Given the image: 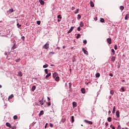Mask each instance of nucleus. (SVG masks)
<instances>
[{
	"label": "nucleus",
	"mask_w": 129,
	"mask_h": 129,
	"mask_svg": "<svg viewBox=\"0 0 129 129\" xmlns=\"http://www.w3.org/2000/svg\"><path fill=\"white\" fill-rule=\"evenodd\" d=\"M49 43H46L43 47L44 49H46V50H48L49 49Z\"/></svg>",
	"instance_id": "f257e3e1"
},
{
	"label": "nucleus",
	"mask_w": 129,
	"mask_h": 129,
	"mask_svg": "<svg viewBox=\"0 0 129 129\" xmlns=\"http://www.w3.org/2000/svg\"><path fill=\"white\" fill-rule=\"evenodd\" d=\"M84 121L85 122H86V123H88V124H92V123H93L92 121H88L87 120H84Z\"/></svg>",
	"instance_id": "f03ea898"
},
{
	"label": "nucleus",
	"mask_w": 129,
	"mask_h": 129,
	"mask_svg": "<svg viewBox=\"0 0 129 129\" xmlns=\"http://www.w3.org/2000/svg\"><path fill=\"white\" fill-rule=\"evenodd\" d=\"M73 29H74V27H72L71 28V29L68 32V34H70V33H71V32H72L73 31Z\"/></svg>",
	"instance_id": "7ed1b4c3"
},
{
	"label": "nucleus",
	"mask_w": 129,
	"mask_h": 129,
	"mask_svg": "<svg viewBox=\"0 0 129 129\" xmlns=\"http://www.w3.org/2000/svg\"><path fill=\"white\" fill-rule=\"evenodd\" d=\"M107 43H108L109 45L111 44V38H108L107 39Z\"/></svg>",
	"instance_id": "20e7f679"
},
{
	"label": "nucleus",
	"mask_w": 129,
	"mask_h": 129,
	"mask_svg": "<svg viewBox=\"0 0 129 129\" xmlns=\"http://www.w3.org/2000/svg\"><path fill=\"white\" fill-rule=\"evenodd\" d=\"M55 81H56V82H59V81L60 80V77H59V76H57L55 78Z\"/></svg>",
	"instance_id": "39448f33"
},
{
	"label": "nucleus",
	"mask_w": 129,
	"mask_h": 129,
	"mask_svg": "<svg viewBox=\"0 0 129 129\" xmlns=\"http://www.w3.org/2000/svg\"><path fill=\"white\" fill-rule=\"evenodd\" d=\"M39 3L41 5H42V6H44V5H45V2H44V1L43 0H39Z\"/></svg>",
	"instance_id": "423d86ee"
},
{
	"label": "nucleus",
	"mask_w": 129,
	"mask_h": 129,
	"mask_svg": "<svg viewBox=\"0 0 129 129\" xmlns=\"http://www.w3.org/2000/svg\"><path fill=\"white\" fill-rule=\"evenodd\" d=\"M84 54H86V55H88V51H87V50L84 49V48L82 49Z\"/></svg>",
	"instance_id": "0eeeda50"
},
{
	"label": "nucleus",
	"mask_w": 129,
	"mask_h": 129,
	"mask_svg": "<svg viewBox=\"0 0 129 129\" xmlns=\"http://www.w3.org/2000/svg\"><path fill=\"white\" fill-rule=\"evenodd\" d=\"M6 125L8 126V127L12 128V125L9 122H6Z\"/></svg>",
	"instance_id": "6e6552de"
},
{
	"label": "nucleus",
	"mask_w": 129,
	"mask_h": 129,
	"mask_svg": "<svg viewBox=\"0 0 129 129\" xmlns=\"http://www.w3.org/2000/svg\"><path fill=\"white\" fill-rule=\"evenodd\" d=\"M58 76V74H57V73H54L53 74V77L54 79L56 78V76Z\"/></svg>",
	"instance_id": "1a4fd4ad"
},
{
	"label": "nucleus",
	"mask_w": 129,
	"mask_h": 129,
	"mask_svg": "<svg viewBox=\"0 0 129 129\" xmlns=\"http://www.w3.org/2000/svg\"><path fill=\"white\" fill-rule=\"evenodd\" d=\"M73 107H76V106H77V103H76V102H73Z\"/></svg>",
	"instance_id": "9d476101"
},
{
	"label": "nucleus",
	"mask_w": 129,
	"mask_h": 129,
	"mask_svg": "<svg viewBox=\"0 0 129 129\" xmlns=\"http://www.w3.org/2000/svg\"><path fill=\"white\" fill-rule=\"evenodd\" d=\"M86 92V91L85 90V89L82 88V89H81V92H82V93L84 94V93H85Z\"/></svg>",
	"instance_id": "9b49d317"
},
{
	"label": "nucleus",
	"mask_w": 129,
	"mask_h": 129,
	"mask_svg": "<svg viewBox=\"0 0 129 129\" xmlns=\"http://www.w3.org/2000/svg\"><path fill=\"white\" fill-rule=\"evenodd\" d=\"M90 5H91V7H92V8H94V4L93 3V2L91 1Z\"/></svg>",
	"instance_id": "f8f14e48"
},
{
	"label": "nucleus",
	"mask_w": 129,
	"mask_h": 129,
	"mask_svg": "<svg viewBox=\"0 0 129 129\" xmlns=\"http://www.w3.org/2000/svg\"><path fill=\"white\" fill-rule=\"evenodd\" d=\"M36 89V86H33L31 89L32 91H35Z\"/></svg>",
	"instance_id": "ddd939ff"
},
{
	"label": "nucleus",
	"mask_w": 129,
	"mask_h": 129,
	"mask_svg": "<svg viewBox=\"0 0 129 129\" xmlns=\"http://www.w3.org/2000/svg\"><path fill=\"white\" fill-rule=\"evenodd\" d=\"M111 119H112V118H111V117H109L107 118V120L108 121H109V122H110L111 121Z\"/></svg>",
	"instance_id": "4468645a"
},
{
	"label": "nucleus",
	"mask_w": 129,
	"mask_h": 129,
	"mask_svg": "<svg viewBox=\"0 0 129 129\" xmlns=\"http://www.w3.org/2000/svg\"><path fill=\"white\" fill-rule=\"evenodd\" d=\"M18 76H20V77H22L23 76V74H22V72H19L18 73V74L17 75Z\"/></svg>",
	"instance_id": "2eb2a0df"
},
{
	"label": "nucleus",
	"mask_w": 129,
	"mask_h": 129,
	"mask_svg": "<svg viewBox=\"0 0 129 129\" xmlns=\"http://www.w3.org/2000/svg\"><path fill=\"white\" fill-rule=\"evenodd\" d=\"M13 97H14V95L13 94H11L8 98V99H12V98H13Z\"/></svg>",
	"instance_id": "dca6fc26"
},
{
	"label": "nucleus",
	"mask_w": 129,
	"mask_h": 129,
	"mask_svg": "<svg viewBox=\"0 0 129 129\" xmlns=\"http://www.w3.org/2000/svg\"><path fill=\"white\" fill-rule=\"evenodd\" d=\"M111 60L112 61V62H114V61H115V57L112 56L111 58Z\"/></svg>",
	"instance_id": "f3484780"
},
{
	"label": "nucleus",
	"mask_w": 129,
	"mask_h": 129,
	"mask_svg": "<svg viewBox=\"0 0 129 129\" xmlns=\"http://www.w3.org/2000/svg\"><path fill=\"white\" fill-rule=\"evenodd\" d=\"M120 10H121V11H123V10H124V7L122 6H120Z\"/></svg>",
	"instance_id": "a211bd4d"
},
{
	"label": "nucleus",
	"mask_w": 129,
	"mask_h": 129,
	"mask_svg": "<svg viewBox=\"0 0 129 129\" xmlns=\"http://www.w3.org/2000/svg\"><path fill=\"white\" fill-rule=\"evenodd\" d=\"M72 60H73V63H74V62H75L76 61V59H75V56L73 57Z\"/></svg>",
	"instance_id": "6ab92c4d"
},
{
	"label": "nucleus",
	"mask_w": 129,
	"mask_h": 129,
	"mask_svg": "<svg viewBox=\"0 0 129 129\" xmlns=\"http://www.w3.org/2000/svg\"><path fill=\"white\" fill-rule=\"evenodd\" d=\"M100 77V74H99V73H97L96 74V78H98V77Z\"/></svg>",
	"instance_id": "aec40b11"
},
{
	"label": "nucleus",
	"mask_w": 129,
	"mask_h": 129,
	"mask_svg": "<svg viewBox=\"0 0 129 129\" xmlns=\"http://www.w3.org/2000/svg\"><path fill=\"white\" fill-rule=\"evenodd\" d=\"M115 106H114L112 110V113H114V112H115Z\"/></svg>",
	"instance_id": "412c9836"
},
{
	"label": "nucleus",
	"mask_w": 129,
	"mask_h": 129,
	"mask_svg": "<svg viewBox=\"0 0 129 129\" xmlns=\"http://www.w3.org/2000/svg\"><path fill=\"white\" fill-rule=\"evenodd\" d=\"M129 16V14H127L125 16V20H127L128 19V17Z\"/></svg>",
	"instance_id": "4be33fe9"
},
{
	"label": "nucleus",
	"mask_w": 129,
	"mask_h": 129,
	"mask_svg": "<svg viewBox=\"0 0 129 129\" xmlns=\"http://www.w3.org/2000/svg\"><path fill=\"white\" fill-rule=\"evenodd\" d=\"M100 22H101V23H105L104 19L103 18H101Z\"/></svg>",
	"instance_id": "5701e85b"
},
{
	"label": "nucleus",
	"mask_w": 129,
	"mask_h": 129,
	"mask_svg": "<svg viewBox=\"0 0 129 129\" xmlns=\"http://www.w3.org/2000/svg\"><path fill=\"white\" fill-rule=\"evenodd\" d=\"M65 121H66V118H62V119H61V122H62L64 123V122H65Z\"/></svg>",
	"instance_id": "b1692460"
},
{
	"label": "nucleus",
	"mask_w": 129,
	"mask_h": 129,
	"mask_svg": "<svg viewBox=\"0 0 129 129\" xmlns=\"http://www.w3.org/2000/svg\"><path fill=\"white\" fill-rule=\"evenodd\" d=\"M114 94V90H111L110 91V94H112V95H113V94Z\"/></svg>",
	"instance_id": "393cba45"
},
{
	"label": "nucleus",
	"mask_w": 129,
	"mask_h": 129,
	"mask_svg": "<svg viewBox=\"0 0 129 129\" xmlns=\"http://www.w3.org/2000/svg\"><path fill=\"white\" fill-rule=\"evenodd\" d=\"M39 102H40V104L41 105H43V104H44V102L42 100H40L39 101Z\"/></svg>",
	"instance_id": "a878e982"
},
{
	"label": "nucleus",
	"mask_w": 129,
	"mask_h": 129,
	"mask_svg": "<svg viewBox=\"0 0 129 129\" xmlns=\"http://www.w3.org/2000/svg\"><path fill=\"white\" fill-rule=\"evenodd\" d=\"M121 90H122V92H124L125 90H124V88L123 87L121 88Z\"/></svg>",
	"instance_id": "bb28decb"
},
{
	"label": "nucleus",
	"mask_w": 129,
	"mask_h": 129,
	"mask_svg": "<svg viewBox=\"0 0 129 129\" xmlns=\"http://www.w3.org/2000/svg\"><path fill=\"white\" fill-rule=\"evenodd\" d=\"M48 66H49V65L46 64H45V65H43V67L44 68H47L48 67Z\"/></svg>",
	"instance_id": "cd10ccee"
},
{
	"label": "nucleus",
	"mask_w": 129,
	"mask_h": 129,
	"mask_svg": "<svg viewBox=\"0 0 129 129\" xmlns=\"http://www.w3.org/2000/svg\"><path fill=\"white\" fill-rule=\"evenodd\" d=\"M80 34H78L76 37L77 39H79L80 38Z\"/></svg>",
	"instance_id": "c85d7f7f"
},
{
	"label": "nucleus",
	"mask_w": 129,
	"mask_h": 129,
	"mask_svg": "<svg viewBox=\"0 0 129 129\" xmlns=\"http://www.w3.org/2000/svg\"><path fill=\"white\" fill-rule=\"evenodd\" d=\"M72 122H74V116H72Z\"/></svg>",
	"instance_id": "c756f323"
},
{
	"label": "nucleus",
	"mask_w": 129,
	"mask_h": 129,
	"mask_svg": "<svg viewBox=\"0 0 129 129\" xmlns=\"http://www.w3.org/2000/svg\"><path fill=\"white\" fill-rule=\"evenodd\" d=\"M81 19V15H78V20H80Z\"/></svg>",
	"instance_id": "7c9ffc66"
},
{
	"label": "nucleus",
	"mask_w": 129,
	"mask_h": 129,
	"mask_svg": "<svg viewBox=\"0 0 129 129\" xmlns=\"http://www.w3.org/2000/svg\"><path fill=\"white\" fill-rule=\"evenodd\" d=\"M45 74H48V69L44 70Z\"/></svg>",
	"instance_id": "2f4dec72"
},
{
	"label": "nucleus",
	"mask_w": 129,
	"mask_h": 129,
	"mask_svg": "<svg viewBox=\"0 0 129 129\" xmlns=\"http://www.w3.org/2000/svg\"><path fill=\"white\" fill-rule=\"evenodd\" d=\"M17 25L18 26V28H21L22 27V25H20L19 23H17Z\"/></svg>",
	"instance_id": "473e14b6"
},
{
	"label": "nucleus",
	"mask_w": 129,
	"mask_h": 129,
	"mask_svg": "<svg viewBox=\"0 0 129 129\" xmlns=\"http://www.w3.org/2000/svg\"><path fill=\"white\" fill-rule=\"evenodd\" d=\"M57 19H62V17H61L60 15L57 16Z\"/></svg>",
	"instance_id": "72a5a7b5"
},
{
	"label": "nucleus",
	"mask_w": 129,
	"mask_h": 129,
	"mask_svg": "<svg viewBox=\"0 0 129 129\" xmlns=\"http://www.w3.org/2000/svg\"><path fill=\"white\" fill-rule=\"evenodd\" d=\"M111 52H113V55L114 54H115V51H114V49H111Z\"/></svg>",
	"instance_id": "f704fd0d"
},
{
	"label": "nucleus",
	"mask_w": 129,
	"mask_h": 129,
	"mask_svg": "<svg viewBox=\"0 0 129 129\" xmlns=\"http://www.w3.org/2000/svg\"><path fill=\"white\" fill-rule=\"evenodd\" d=\"M21 61V58H19L16 60V62L18 63V62H20Z\"/></svg>",
	"instance_id": "c9c22d12"
},
{
	"label": "nucleus",
	"mask_w": 129,
	"mask_h": 129,
	"mask_svg": "<svg viewBox=\"0 0 129 129\" xmlns=\"http://www.w3.org/2000/svg\"><path fill=\"white\" fill-rule=\"evenodd\" d=\"M13 118H14V119H17L18 118V116L15 115V116L13 117Z\"/></svg>",
	"instance_id": "e433bc0d"
},
{
	"label": "nucleus",
	"mask_w": 129,
	"mask_h": 129,
	"mask_svg": "<svg viewBox=\"0 0 129 129\" xmlns=\"http://www.w3.org/2000/svg\"><path fill=\"white\" fill-rule=\"evenodd\" d=\"M37 25H41V21H38L37 22Z\"/></svg>",
	"instance_id": "4c0bfd02"
},
{
	"label": "nucleus",
	"mask_w": 129,
	"mask_h": 129,
	"mask_svg": "<svg viewBox=\"0 0 129 129\" xmlns=\"http://www.w3.org/2000/svg\"><path fill=\"white\" fill-rule=\"evenodd\" d=\"M9 12H11V13H13V12H14V9H9Z\"/></svg>",
	"instance_id": "58836bf2"
},
{
	"label": "nucleus",
	"mask_w": 129,
	"mask_h": 129,
	"mask_svg": "<svg viewBox=\"0 0 129 129\" xmlns=\"http://www.w3.org/2000/svg\"><path fill=\"white\" fill-rule=\"evenodd\" d=\"M114 49H115V50H117V45H115L114 46Z\"/></svg>",
	"instance_id": "ea45409f"
},
{
	"label": "nucleus",
	"mask_w": 129,
	"mask_h": 129,
	"mask_svg": "<svg viewBox=\"0 0 129 129\" xmlns=\"http://www.w3.org/2000/svg\"><path fill=\"white\" fill-rule=\"evenodd\" d=\"M83 43L84 44H87V41L86 40H84Z\"/></svg>",
	"instance_id": "a19ab883"
},
{
	"label": "nucleus",
	"mask_w": 129,
	"mask_h": 129,
	"mask_svg": "<svg viewBox=\"0 0 129 129\" xmlns=\"http://www.w3.org/2000/svg\"><path fill=\"white\" fill-rule=\"evenodd\" d=\"M47 126H48V123H46L45 126H44V128H47Z\"/></svg>",
	"instance_id": "79ce46f5"
},
{
	"label": "nucleus",
	"mask_w": 129,
	"mask_h": 129,
	"mask_svg": "<svg viewBox=\"0 0 129 129\" xmlns=\"http://www.w3.org/2000/svg\"><path fill=\"white\" fill-rule=\"evenodd\" d=\"M49 125H50V127H53V124L52 123H50Z\"/></svg>",
	"instance_id": "37998d69"
},
{
	"label": "nucleus",
	"mask_w": 129,
	"mask_h": 129,
	"mask_svg": "<svg viewBox=\"0 0 129 129\" xmlns=\"http://www.w3.org/2000/svg\"><path fill=\"white\" fill-rule=\"evenodd\" d=\"M116 115L117 117H118V118L119 117V113H116Z\"/></svg>",
	"instance_id": "c03bdc74"
},
{
	"label": "nucleus",
	"mask_w": 129,
	"mask_h": 129,
	"mask_svg": "<svg viewBox=\"0 0 129 129\" xmlns=\"http://www.w3.org/2000/svg\"><path fill=\"white\" fill-rule=\"evenodd\" d=\"M79 12V9H77L76 12H75V14H77Z\"/></svg>",
	"instance_id": "a18cd8bd"
},
{
	"label": "nucleus",
	"mask_w": 129,
	"mask_h": 129,
	"mask_svg": "<svg viewBox=\"0 0 129 129\" xmlns=\"http://www.w3.org/2000/svg\"><path fill=\"white\" fill-rule=\"evenodd\" d=\"M49 76H48V75H47L46 76H45V79H47V78H49Z\"/></svg>",
	"instance_id": "49530a36"
},
{
	"label": "nucleus",
	"mask_w": 129,
	"mask_h": 129,
	"mask_svg": "<svg viewBox=\"0 0 129 129\" xmlns=\"http://www.w3.org/2000/svg\"><path fill=\"white\" fill-rule=\"evenodd\" d=\"M109 76H111V77H112L113 76V75L111 73L109 74Z\"/></svg>",
	"instance_id": "de8ad7c7"
},
{
	"label": "nucleus",
	"mask_w": 129,
	"mask_h": 129,
	"mask_svg": "<svg viewBox=\"0 0 129 129\" xmlns=\"http://www.w3.org/2000/svg\"><path fill=\"white\" fill-rule=\"evenodd\" d=\"M21 39H22V40L24 41V40H25V36H22Z\"/></svg>",
	"instance_id": "09e8293b"
},
{
	"label": "nucleus",
	"mask_w": 129,
	"mask_h": 129,
	"mask_svg": "<svg viewBox=\"0 0 129 129\" xmlns=\"http://www.w3.org/2000/svg\"><path fill=\"white\" fill-rule=\"evenodd\" d=\"M47 104L48 106H50L51 105V102H49Z\"/></svg>",
	"instance_id": "8fccbe9b"
},
{
	"label": "nucleus",
	"mask_w": 129,
	"mask_h": 129,
	"mask_svg": "<svg viewBox=\"0 0 129 129\" xmlns=\"http://www.w3.org/2000/svg\"><path fill=\"white\" fill-rule=\"evenodd\" d=\"M47 76H48V77L51 76V73H49L47 74Z\"/></svg>",
	"instance_id": "3c124183"
},
{
	"label": "nucleus",
	"mask_w": 129,
	"mask_h": 129,
	"mask_svg": "<svg viewBox=\"0 0 129 129\" xmlns=\"http://www.w3.org/2000/svg\"><path fill=\"white\" fill-rule=\"evenodd\" d=\"M11 128H12V129H16V126L12 127V126H11Z\"/></svg>",
	"instance_id": "603ef678"
},
{
	"label": "nucleus",
	"mask_w": 129,
	"mask_h": 129,
	"mask_svg": "<svg viewBox=\"0 0 129 129\" xmlns=\"http://www.w3.org/2000/svg\"><path fill=\"white\" fill-rule=\"evenodd\" d=\"M72 11H74V10H75V8L74 7H73L72 8Z\"/></svg>",
	"instance_id": "864d4df0"
},
{
	"label": "nucleus",
	"mask_w": 129,
	"mask_h": 129,
	"mask_svg": "<svg viewBox=\"0 0 129 129\" xmlns=\"http://www.w3.org/2000/svg\"><path fill=\"white\" fill-rule=\"evenodd\" d=\"M80 30H81V29L80 28V27H79L78 28V31H80Z\"/></svg>",
	"instance_id": "5fc2aeb1"
},
{
	"label": "nucleus",
	"mask_w": 129,
	"mask_h": 129,
	"mask_svg": "<svg viewBox=\"0 0 129 129\" xmlns=\"http://www.w3.org/2000/svg\"><path fill=\"white\" fill-rule=\"evenodd\" d=\"M40 113H44V111L43 110L40 111Z\"/></svg>",
	"instance_id": "6e6d98bb"
},
{
	"label": "nucleus",
	"mask_w": 129,
	"mask_h": 129,
	"mask_svg": "<svg viewBox=\"0 0 129 129\" xmlns=\"http://www.w3.org/2000/svg\"><path fill=\"white\" fill-rule=\"evenodd\" d=\"M50 54H55V52L51 51V52H50Z\"/></svg>",
	"instance_id": "4d7b16f0"
},
{
	"label": "nucleus",
	"mask_w": 129,
	"mask_h": 129,
	"mask_svg": "<svg viewBox=\"0 0 129 129\" xmlns=\"http://www.w3.org/2000/svg\"><path fill=\"white\" fill-rule=\"evenodd\" d=\"M43 113H39V116H41V115H43Z\"/></svg>",
	"instance_id": "13d9d810"
},
{
	"label": "nucleus",
	"mask_w": 129,
	"mask_h": 129,
	"mask_svg": "<svg viewBox=\"0 0 129 129\" xmlns=\"http://www.w3.org/2000/svg\"><path fill=\"white\" fill-rule=\"evenodd\" d=\"M105 125H106V126H107V125H108V123L107 122H106V123H105Z\"/></svg>",
	"instance_id": "bf43d9fd"
},
{
	"label": "nucleus",
	"mask_w": 129,
	"mask_h": 129,
	"mask_svg": "<svg viewBox=\"0 0 129 129\" xmlns=\"http://www.w3.org/2000/svg\"><path fill=\"white\" fill-rule=\"evenodd\" d=\"M72 71V69H70V73H71V72Z\"/></svg>",
	"instance_id": "052dcab7"
},
{
	"label": "nucleus",
	"mask_w": 129,
	"mask_h": 129,
	"mask_svg": "<svg viewBox=\"0 0 129 129\" xmlns=\"http://www.w3.org/2000/svg\"><path fill=\"white\" fill-rule=\"evenodd\" d=\"M112 129H115V126H112Z\"/></svg>",
	"instance_id": "680f3d73"
},
{
	"label": "nucleus",
	"mask_w": 129,
	"mask_h": 129,
	"mask_svg": "<svg viewBox=\"0 0 129 129\" xmlns=\"http://www.w3.org/2000/svg\"><path fill=\"white\" fill-rule=\"evenodd\" d=\"M5 55H8V52H6L5 53Z\"/></svg>",
	"instance_id": "e2e57ef3"
},
{
	"label": "nucleus",
	"mask_w": 129,
	"mask_h": 129,
	"mask_svg": "<svg viewBox=\"0 0 129 129\" xmlns=\"http://www.w3.org/2000/svg\"><path fill=\"white\" fill-rule=\"evenodd\" d=\"M116 113H119V111H116Z\"/></svg>",
	"instance_id": "0e129e2a"
},
{
	"label": "nucleus",
	"mask_w": 129,
	"mask_h": 129,
	"mask_svg": "<svg viewBox=\"0 0 129 129\" xmlns=\"http://www.w3.org/2000/svg\"><path fill=\"white\" fill-rule=\"evenodd\" d=\"M81 27H83V23H81Z\"/></svg>",
	"instance_id": "69168bd1"
},
{
	"label": "nucleus",
	"mask_w": 129,
	"mask_h": 129,
	"mask_svg": "<svg viewBox=\"0 0 129 129\" xmlns=\"http://www.w3.org/2000/svg\"><path fill=\"white\" fill-rule=\"evenodd\" d=\"M47 99H48V100H50V98H49V97H47Z\"/></svg>",
	"instance_id": "338daca9"
},
{
	"label": "nucleus",
	"mask_w": 129,
	"mask_h": 129,
	"mask_svg": "<svg viewBox=\"0 0 129 129\" xmlns=\"http://www.w3.org/2000/svg\"><path fill=\"white\" fill-rule=\"evenodd\" d=\"M57 22H60V20L58 19Z\"/></svg>",
	"instance_id": "774afa93"
}]
</instances>
